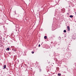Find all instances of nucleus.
I'll use <instances>...</instances> for the list:
<instances>
[{
    "instance_id": "6e6552de",
    "label": "nucleus",
    "mask_w": 76,
    "mask_h": 76,
    "mask_svg": "<svg viewBox=\"0 0 76 76\" xmlns=\"http://www.w3.org/2000/svg\"><path fill=\"white\" fill-rule=\"evenodd\" d=\"M44 38L45 39H46L47 38V36H45L44 37Z\"/></svg>"
},
{
    "instance_id": "2eb2a0df",
    "label": "nucleus",
    "mask_w": 76,
    "mask_h": 76,
    "mask_svg": "<svg viewBox=\"0 0 76 76\" xmlns=\"http://www.w3.org/2000/svg\"><path fill=\"white\" fill-rule=\"evenodd\" d=\"M3 40H4V39H3Z\"/></svg>"
},
{
    "instance_id": "7ed1b4c3",
    "label": "nucleus",
    "mask_w": 76,
    "mask_h": 76,
    "mask_svg": "<svg viewBox=\"0 0 76 76\" xmlns=\"http://www.w3.org/2000/svg\"><path fill=\"white\" fill-rule=\"evenodd\" d=\"M58 39L59 40H61V37H58Z\"/></svg>"
},
{
    "instance_id": "0eeeda50",
    "label": "nucleus",
    "mask_w": 76,
    "mask_h": 76,
    "mask_svg": "<svg viewBox=\"0 0 76 76\" xmlns=\"http://www.w3.org/2000/svg\"><path fill=\"white\" fill-rule=\"evenodd\" d=\"M64 32L65 33H66V30H65L64 31Z\"/></svg>"
},
{
    "instance_id": "dca6fc26",
    "label": "nucleus",
    "mask_w": 76,
    "mask_h": 76,
    "mask_svg": "<svg viewBox=\"0 0 76 76\" xmlns=\"http://www.w3.org/2000/svg\"><path fill=\"white\" fill-rule=\"evenodd\" d=\"M42 43L41 45H42Z\"/></svg>"
},
{
    "instance_id": "ddd939ff",
    "label": "nucleus",
    "mask_w": 76,
    "mask_h": 76,
    "mask_svg": "<svg viewBox=\"0 0 76 76\" xmlns=\"http://www.w3.org/2000/svg\"><path fill=\"white\" fill-rule=\"evenodd\" d=\"M69 7H70V6H69Z\"/></svg>"
},
{
    "instance_id": "423d86ee",
    "label": "nucleus",
    "mask_w": 76,
    "mask_h": 76,
    "mask_svg": "<svg viewBox=\"0 0 76 76\" xmlns=\"http://www.w3.org/2000/svg\"><path fill=\"white\" fill-rule=\"evenodd\" d=\"M58 75L59 76H61V73H58Z\"/></svg>"
},
{
    "instance_id": "f3484780",
    "label": "nucleus",
    "mask_w": 76,
    "mask_h": 76,
    "mask_svg": "<svg viewBox=\"0 0 76 76\" xmlns=\"http://www.w3.org/2000/svg\"><path fill=\"white\" fill-rule=\"evenodd\" d=\"M56 61H57V60Z\"/></svg>"
},
{
    "instance_id": "20e7f679",
    "label": "nucleus",
    "mask_w": 76,
    "mask_h": 76,
    "mask_svg": "<svg viewBox=\"0 0 76 76\" xmlns=\"http://www.w3.org/2000/svg\"><path fill=\"white\" fill-rule=\"evenodd\" d=\"M6 50H7L8 51H9L10 50V48H7Z\"/></svg>"
},
{
    "instance_id": "1a4fd4ad",
    "label": "nucleus",
    "mask_w": 76,
    "mask_h": 76,
    "mask_svg": "<svg viewBox=\"0 0 76 76\" xmlns=\"http://www.w3.org/2000/svg\"><path fill=\"white\" fill-rule=\"evenodd\" d=\"M1 39V36H0V39Z\"/></svg>"
},
{
    "instance_id": "f8f14e48",
    "label": "nucleus",
    "mask_w": 76,
    "mask_h": 76,
    "mask_svg": "<svg viewBox=\"0 0 76 76\" xmlns=\"http://www.w3.org/2000/svg\"><path fill=\"white\" fill-rule=\"evenodd\" d=\"M40 46H41V45H40V44H39V47H40Z\"/></svg>"
},
{
    "instance_id": "f03ea898",
    "label": "nucleus",
    "mask_w": 76,
    "mask_h": 76,
    "mask_svg": "<svg viewBox=\"0 0 76 76\" xmlns=\"http://www.w3.org/2000/svg\"><path fill=\"white\" fill-rule=\"evenodd\" d=\"M4 68H3V69H6V65H4Z\"/></svg>"
},
{
    "instance_id": "4468645a",
    "label": "nucleus",
    "mask_w": 76,
    "mask_h": 76,
    "mask_svg": "<svg viewBox=\"0 0 76 76\" xmlns=\"http://www.w3.org/2000/svg\"><path fill=\"white\" fill-rule=\"evenodd\" d=\"M75 14H76V12H75Z\"/></svg>"
},
{
    "instance_id": "39448f33",
    "label": "nucleus",
    "mask_w": 76,
    "mask_h": 76,
    "mask_svg": "<svg viewBox=\"0 0 76 76\" xmlns=\"http://www.w3.org/2000/svg\"><path fill=\"white\" fill-rule=\"evenodd\" d=\"M69 17L70 18H72L73 17V15H70Z\"/></svg>"
},
{
    "instance_id": "9b49d317",
    "label": "nucleus",
    "mask_w": 76,
    "mask_h": 76,
    "mask_svg": "<svg viewBox=\"0 0 76 76\" xmlns=\"http://www.w3.org/2000/svg\"><path fill=\"white\" fill-rule=\"evenodd\" d=\"M9 54H11V52H9Z\"/></svg>"
},
{
    "instance_id": "9d476101",
    "label": "nucleus",
    "mask_w": 76,
    "mask_h": 76,
    "mask_svg": "<svg viewBox=\"0 0 76 76\" xmlns=\"http://www.w3.org/2000/svg\"><path fill=\"white\" fill-rule=\"evenodd\" d=\"M32 54H34V51L32 52Z\"/></svg>"
},
{
    "instance_id": "f257e3e1",
    "label": "nucleus",
    "mask_w": 76,
    "mask_h": 76,
    "mask_svg": "<svg viewBox=\"0 0 76 76\" xmlns=\"http://www.w3.org/2000/svg\"><path fill=\"white\" fill-rule=\"evenodd\" d=\"M67 28L68 29V31H70V27L69 26H67Z\"/></svg>"
}]
</instances>
